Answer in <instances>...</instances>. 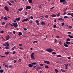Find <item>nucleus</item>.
<instances>
[{
  "label": "nucleus",
  "instance_id": "nucleus-1",
  "mask_svg": "<svg viewBox=\"0 0 73 73\" xmlns=\"http://www.w3.org/2000/svg\"><path fill=\"white\" fill-rule=\"evenodd\" d=\"M31 58H32L33 60H35V54L33 52L31 54Z\"/></svg>",
  "mask_w": 73,
  "mask_h": 73
},
{
  "label": "nucleus",
  "instance_id": "nucleus-2",
  "mask_svg": "<svg viewBox=\"0 0 73 73\" xmlns=\"http://www.w3.org/2000/svg\"><path fill=\"white\" fill-rule=\"evenodd\" d=\"M13 27H15V28H18V25H17V23H13Z\"/></svg>",
  "mask_w": 73,
  "mask_h": 73
},
{
  "label": "nucleus",
  "instance_id": "nucleus-3",
  "mask_svg": "<svg viewBox=\"0 0 73 73\" xmlns=\"http://www.w3.org/2000/svg\"><path fill=\"white\" fill-rule=\"evenodd\" d=\"M46 50L47 52H52L53 51V49L51 48H47L46 49Z\"/></svg>",
  "mask_w": 73,
  "mask_h": 73
},
{
  "label": "nucleus",
  "instance_id": "nucleus-4",
  "mask_svg": "<svg viewBox=\"0 0 73 73\" xmlns=\"http://www.w3.org/2000/svg\"><path fill=\"white\" fill-rule=\"evenodd\" d=\"M31 8V7L29 6H27L26 7V9L28 10V9H30Z\"/></svg>",
  "mask_w": 73,
  "mask_h": 73
},
{
  "label": "nucleus",
  "instance_id": "nucleus-5",
  "mask_svg": "<svg viewBox=\"0 0 73 73\" xmlns=\"http://www.w3.org/2000/svg\"><path fill=\"white\" fill-rule=\"evenodd\" d=\"M4 8L7 11H9V9H8V7L7 6H5L4 7Z\"/></svg>",
  "mask_w": 73,
  "mask_h": 73
},
{
  "label": "nucleus",
  "instance_id": "nucleus-6",
  "mask_svg": "<svg viewBox=\"0 0 73 73\" xmlns=\"http://www.w3.org/2000/svg\"><path fill=\"white\" fill-rule=\"evenodd\" d=\"M6 40H9V38H10V36H9V35H7L6 36Z\"/></svg>",
  "mask_w": 73,
  "mask_h": 73
},
{
  "label": "nucleus",
  "instance_id": "nucleus-7",
  "mask_svg": "<svg viewBox=\"0 0 73 73\" xmlns=\"http://www.w3.org/2000/svg\"><path fill=\"white\" fill-rule=\"evenodd\" d=\"M44 62V63H46V64H50V62H49V61H48L46 60Z\"/></svg>",
  "mask_w": 73,
  "mask_h": 73
},
{
  "label": "nucleus",
  "instance_id": "nucleus-8",
  "mask_svg": "<svg viewBox=\"0 0 73 73\" xmlns=\"http://www.w3.org/2000/svg\"><path fill=\"white\" fill-rule=\"evenodd\" d=\"M28 20V18H26V19H24L22 21V22H24V21H27Z\"/></svg>",
  "mask_w": 73,
  "mask_h": 73
},
{
  "label": "nucleus",
  "instance_id": "nucleus-9",
  "mask_svg": "<svg viewBox=\"0 0 73 73\" xmlns=\"http://www.w3.org/2000/svg\"><path fill=\"white\" fill-rule=\"evenodd\" d=\"M35 23H37V25H40V23H39V21L38 20H36L35 21Z\"/></svg>",
  "mask_w": 73,
  "mask_h": 73
},
{
  "label": "nucleus",
  "instance_id": "nucleus-10",
  "mask_svg": "<svg viewBox=\"0 0 73 73\" xmlns=\"http://www.w3.org/2000/svg\"><path fill=\"white\" fill-rule=\"evenodd\" d=\"M33 65L31 64H29V68H32Z\"/></svg>",
  "mask_w": 73,
  "mask_h": 73
},
{
  "label": "nucleus",
  "instance_id": "nucleus-11",
  "mask_svg": "<svg viewBox=\"0 0 73 73\" xmlns=\"http://www.w3.org/2000/svg\"><path fill=\"white\" fill-rule=\"evenodd\" d=\"M41 24L42 25H44L45 24V23L43 21H42L41 23Z\"/></svg>",
  "mask_w": 73,
  "mask_h": 73
},
{
  "label": "nucleus",
  "instance_id": "nucleus-12",
  "mask_svg": "<svg viewBox=\"0 0 73 73\" xmlns=\"http://www.w3.org/2000/svg\"><path fill=\"white\" fill-rule=\"evenodd\" d=\"M67 15H70L72 17H73V13H68Z\"/></svg>",
  "mask_w": 73,
  "mask_h": 73
},
{
  "label": "nucleus",
  "instance_id": "nucleus-13",
  "mask_svg": "<svg viewBox=\"0 0 73 73\" xmlns=\"http://www.w3.org/2000/svg\"><path fill=\"white\" fill-rule=\"evenodd\" d=\"M64 45L65 47H69V45L66 44L65 43H64Z\"/></svg>",
  "mask_w": 73,
  "mask_h": 73
},
{
  "label": "nucleus",
  "instance_id": "nucleus-14",
  "mask_svg": "<svg viewBox=\"0 0 73 73\" xmlns=\"http://www.w3.org/2000/svg\"><path fill=\"white\" fill-rule=\"evenodd\" d=\"M23 35V34L22 33L20 32H19V34H18V36H21V35Z\"/></svg>",
  "mask_w": 73,
  "mask_h": 73
},
{
  "label": "nucleus",
  "instance_id": "nucleus-15",
  "mask_svg": "<svg viewBox=\"0 0 73 73\" xmlns=\"http://www.w3.org/2000/svg\"><path fill=\"white\" fill-rule=\"evenodd\" d=\"M15 20H17V21H20V18L19 17L15 19Z\"/></svg>",
  "mask_w": 73,
  "mask_h": 73
},
{
  "label": "nucleus",
  "instance_id": "nucleus-16",
  "mask_svg": "<svg viewBox=\"0 0 73 73\" xmlns=\"http://www.w3.org/2000/svg\"><path fill=\"white\" fill-rule=\"evenodd\" d=\"M29 4H33L32 3V0H29Z\"/></svg>",
  "mask_w": 73,
  "mask_h": 73
},
{
  "label": "nucleus",
  "instance_id": "nucleus-17",
  "mask_svg": "<svg viewBox=\"0 0 73 73\" xmlns=\"http://www.w3.org/2000/svg\"><path fill=\"white\" fill-rule=\"evenodd\" d=\"M51 16H52V17H56V15L54 14H52L51 15Z\"/></svg>",
  "mask_w": 73,
  "mask_h": 73
},
{
  "label": "nucleus",
  "instance_id": "nucleus-18",
  "mask_svg": "<svg viewBox=\"0 0 73 73\" xmlns=\"http://www.w3.org/2000/svg\"><path fill=\"white\" fill-rule=\"evenodd\" d=\"M65 42L66 44H68V45L70 44V42H69L66 41Z\"/></svg>",
  "mask_w": 73,
  "mask_h": 73
},
{
  "label": "nucleus",
  "instance_id": "nucleus-19",
  "mask_svg": "<svg viewBox=\"0 0 73 73\" xmlns=\"http://www.w3.org/2000/svg\"><path fill=\"white\" fill-rule=\"evenodd\" d=\"M10 48V47L8 46H7L5 47V48L6 49H9Z\"/></svg>",
  "mask_w": 73,
  "mask_h": 73
},
{
  "label": "nucleus",
  "instance_id": "nucleus-20",
  "mask_svg": "<svg viewBox=\"0 0 73 73\" xmlns=\"http://www.w3.org/2000/svg\"><path fill=\"white\" fill-rule=\"evenodd\" d=\"M68 36L70 38H73V36H71V35H68Z\"/></svg>",
  "mask_w": 73,
  "mask_h": 73
},
{
  "label": "nucleus",
  "instance_id": "nucleus-21",
  "mask_svg": "<svg viewBox=\"0 0 73 73\" xmlns=\"http://www.w3.org/2000/svg\"><path fill=\"white\" fill-rule=\"evenodd\" d=\"M58 43L60 45H62V42L61 40H60V41H58Z\"/></svg>",
  "mask_w": 73,
  "mask_h": 73
},
{
  "label": "nucleus",
  "instance_id": "nucleus-22",
  "mask_svg": "<svg viewBox=\"0 0 73 73\" xmlns=\"http://www.w3.org/2000/svg\"><path fill=\"white\" fill-rule=\"evenodd\" d=\"M23 9V8H21L19 9H18V11H22V10Z\"/></svg>",
  "mask_w": 73,
  "mask_h": 73
},
{
  "label": "nucleus",
  "instance_id": "nucleus-23",
  "mask_svg": "<svg viewBox=\"0 0 73 73\" xmlns=\"http://www.w3.org/2000/svg\"><path fill=\"white\" fill-rule=\"evenodd\" d=\"M44 67L45 68H46V69H48V68H49V66L47 65L45 66Z\"/></svg>",
  "mask_w": 73,
  "mask_h": 73
},
{
  "label": "nucleus",
  "instance_id": "nucleus-24",
  "mask_svg": "<svg viewBox=\"0 0 73 73\" xmlns=\"http://www.w3.org/2000/svg\"><path fill=\"white\" fill-rule=\"evenodd\" d=\"M5 54L6 55L7 54H9V52H5Z\"/></svg>",
  "mask_w": 73,
  "mask_h": 73
},
{
  "label": "nucleus",
  "instance_id": "nucleus-25",
  "mask_svg": "<svg viewBox=\"0 0 73 73\" xmlns=\"http://www.w3.org/2000/svg\"><path fill=\"white\" fill-rule=\"evenodd\" d=\"M57 57H62V56L60 55H57Z\"/></svg>",
  "mask_w": 73,
  "mask_h": 73
},
{
  "label": "nucleus",
  "instance_id": "nucleus-26",
  "mask_svg": "<svg viewBox=\"0 0 73 73\" xmlns=\"http://www.w3.org/2000/svg\"><path fill=\"white\" fill-rule=\"evenodd\" d=\"M4 20H8V19L6 17H5L3 18Z\"/></svg>",
  "mask_w": 73,
  "mask_h": 73
},
{
  "label": "nucleus",
  "instance_id": "nucleus-27",
  "mask_svg": "<svg viewBox=\"0 0 73 73\" xmlns=\"http://www.w3.org/2000/svg\"><path fill=\"white\" fill-rule=\"evenodd\" d=\"M3 72H4V70H0V73H3Z\"/></svg>",
  "mask_w": 73,
  "mask_h": 73
},
{
  "label": "nucleus",
  "instance_id": "nucleus-28",
  "mask_svg": "<svg viewBox=\"0 0 73 73\" xmlns=\"http://www.w3.org/2000/svg\"><path fill=\"white\" fill-rule=\"evenodd\" d=\"M55 70L56 73H58V70H57L56 69H55Z\"/></svg>",
  "mask_w": 73,
  "mask_h": 73
},
{
  "label": "nucleus",
  "instance_id": "nucleus-29",
  "mask_svg": "<svg viewBox=\"0 0 73 73\" xmlns=\"http://www.w3.org/2000/svg\"><path fill=\"white\" fill-rule=\"evenodd\" d=\"M61 70L62 72H63V73H65V70H62V69H61Z\"/></svg>",
  "mask_w": 73,
  "mask_h": 73
},
{
  "label": "nucleus",
  "instance_id": "nucleus-30",
  "mask_svg": "<svg viewBox=\"0 0 73 73\" xmlns=\"http://www.w3.org/2000/svg\"><path fill=\"white\" fill-rule=\"evenodd\" d=\"M3 46H5L7 45V42H5L4 44H3Z\"/></svg>",
  "mask_w": 73,
  "mask_h": 73
},
{
  "label": "nucleus",
  "instance_id": "nucleus-31",
  "mask_svg": "<svg viewBox=\"0 0 73 73\" xmlns=\"http://www.w3.org/2000/svg\"><path fill=\"white\" fill-rule=\"evenodd\" d=\"M66 41H70V39L69 38H68L66 39Z\"/></svg>",
  "mask_w": 73,
  "mask_h": 73
},
{
  "label": "nucleus",
  "instance_id": "nucleus-32",
  "mask_svg": "<svg viewBox=\"0 0 73 73\" xmlns=\"http://www.w3.org/2000/svg\"><path fill=\"white\" fill-rule=\"evenodd\" d=\"M65 0H60V2H64V1H65Z\"/></svg>",
  "mask_w": 73,
  "mask_h": 73
},
{
  "label": "nucleus",
  "instance_id": "nucleus-33",
  "mask_svg": "<svg viewBox=\"0 0 73 73\" xmlns=\"http://www.w3.org/2000/svg\"><path fill=\"white\" fill-rule=\"evenodd\" d=\"M6 45H7V46H9V45L8 44V42H6Z\"/></svg>",
  "mask_w": 73,
  "mask_h": 73
},
{
  "label": "nucleus",
  "instance_id": "nucleus-34",
  "mask_svg": "<svg viewBox=\"0 0 73 73\" xmlns=\"http://www.w3.org/2000/svg\"><path fill=\"white\" fill-rule=\"evenodd\" d=\"M33 64V65H36V62H33V63L32 64Z\"/></svg>",
  "mask_w": 73,
  "mask_h": 73
},
{
  "label": "nucleus",
  "instance_id": "nucleus-35",
  "mask_svg": "<svg viewBox=\"0 0 73 73\" xmlns=\"http://www.w3.org/2000/svg\"><path fill=\"white\" fill-rule=\"evenodd\" d=\"M63 2V4H66L67 3L66 1H64Z\"/></svg>",
  "mask_w": 73,
  "mask_h": 73
},
{
  "label": "nucleus",
  "instance_id": "nucleus-36",
  "mask_svg": "<svg viewBox=\"0 0 73 73\" xmlns=\"http://www.w3.org/2000/svg\"><path fill=\"white\" fill-rule=\"evenodd\" d=\"M73 28V27H72V26H70L68 27V28L69 29H71V28Z\"/></svg>",
  "mask_w": 73,
  "mask_h": 73
},
{
  "label": "nucleus",
  "instance_id": "nucleus-37",
  "mask_svg": "<svg viewBox=\"0 0 73 73\" xmlns=\"http://www.w3.org/2000/svg\"><path fill=\"white\" fill-rule=\"evenodd\" d=\"M35 42H36V43H37L38 42H37V41H34L33 42V43L34 44H35Z\"/></svg>",
  "mask_w": 73,
  "mask_h": 73
},
{
  "label": "nucleus",
  "instance_id": "nucleus-38",
  "mask_svg": "<svg viewBox=\"0 0 73 73\" xmlns=\"http://www.w3.org/2000/svg\"><path fill=\"white\" fill-rule=\"evenodd\" d=\"M9 25H11V27H13V25H12L9 23Z\"/></svg>",
  "mask_w": 73,
  "mask_h": 73
},
{
  "label": "nucleus",
  "instance_id": "nucleus-39",
  "mask_svg": "<svg viewBox=\"0 0 73 73\" xmlns=\"http://www.w3.org/2000/svg\"><path fill=\"white\" fill-rule=\"evenodd\" d=\"M56 25H53V27L54 28H56Z\"/></svg>",
  "mask_w": 73,
  "mask_h": 73
},
{
  "label": "nucleus",
  "instance_id": "nucleus-40",
  "mask_svg": "<svg viewBox=\"0 0 73 73\" xmlns=\"http://www.w3.org/2000/svg\"><path fill=\"white\" fill-rule=\"evenodd\" d=\"M15 48H16V46H14V47L12 48V50H14V49H15Z\"/></svg>",
  "mask_w": 73,
  "mask_h": 73
},
{
  "label": "nucleus",
  "instance_id": "nucleus-41",
  "mask_svg": "<svg viewBox=\"0 0 73 73\" xmlns=\"http://www.w3.org/2000/svg\"><path fill=\"white\" fill-rule=\"evenodd\" d=\"M38 7H39V8H41V6L40 5H38Z\"/></svg>",
  "mask_w": 73,
  "mask_h": 73
},
{
  "label": "nucleus",
  "instance_id": "nucleus-42",
  "mask_svg": "<svg viewBox=\"0 0 73 73\" xmlns=\"http://www.w3.org/2000/svg\"><path fill=\"white\" fill-rule=\"evenodd\" d=\"M64 25H65V23H64L63 22L62 23V25H61V26H63Z\"/></svg>",
  "mask_w": 73,
  "mask_h": 73
},
{
  "label": "nucleus",
  "instance_id": "nucleus-43",
  "mask_svg": "<svg viewBox=\"0 0 73 73\" xmlns=\"http://www.w3.org/2000/svg\"><path fill=\"white\" fill-rule=\"evenodd\" d=\"M68 18V17L66 16H65L64 17V19H66V18Z\"/></svg>",
  "mask_w": 73,
  "mask_h": 73
},
{
  "label": "nucleus",
  "instance_id": "nucleus-44",
  "mask_svg": "<svg viewBox=\"0 0 73 73\" xmlns=\"http://www.w3.org/2000/svg\"><path fill=\"white\" fill-rule=\"evenodd\" d=\"M30 19H33V17L31 16L30 17Z\"/></svg>",
  "mask_w": 73,
  "mask_h": 73
},
{
  "label": "nucleus",
  "instance_id": "nucleus-45",
  "mask_svg": "<svg viewBox=\"0 0 73 73\" xmlns=\"http://www.w3.org/2000/svg\"><path fill=\"white\" fill-rule=\"evenodd\" d=\"M19 45L20 46H23V45L21 44H19Z\"/></svg>",
  "mask_w": 73,
  "mask_h": 73
},
{
  "label": "nucleus",
  "instance_id": "nucleus-46",
  "mask_svg": "<svg viewBox=\"0 0 73 73\" xmlns=\"http://www.w3.org/2000/svg\"><path fill=\"white\" fill-rule=\"evenodd\" d=\"M52 54H56V52H52Z\"/></svg>",
  "mask_w": 73,
  "mask_h": 73
},
{
  "label": "nucleus",
  "instance_id": "nucleus-47",
  "mask_svg": "<svg viewBox=\"0 0 73 73\" xmlns=\"http://www.w3.org/2000/svg\"><path fill=\"white\" fill-rule=\"evenodd\" d=\"M45 18H46V19L48 18V16L47 15H46L45 16Z\"/></svg>",
  "mask_w": 73,
  "mask_h": 73
},
{
  "label": "nucleus",
  "instance_id": "nucleus-48",
  "mask_svg": "<svg viewBox=\"0 0 73 73\" xmlns=\"http://www.w3.org/2000/svg\"><path fill=\"white\" fill-rule=\"evenodd\" d=\"M67 10V8H66L65 9H64L63 10L64 12H65V11H66Z\"/></svg>",
  "mask_w": 73,
  "mask_h": 73
},
{
  "label": "nucleus",
  "instance_id": "nucleus-49",
  "mask_svg": "<svg viewBox=\"0 0 73 73\" xmlns=\"http://www.w3.org/2000/svg\"><path fill=\"white\" fill-rule=\"evenodd\" d=\"M1 33H4V31H1Z\"/></svg>",
  "mask_w": 73,
  "mask_h": 73
},
{
  "label": "nucleus",
  "instance_id": "nucleus-50",
  "mask_svg": "<svg viewBox=\"0 0 73 73\" xmlns=\"http://www.w3.org/2000/svg\"><path fill=\"white\" fill-rule=\"evenodd\" d=\"M62 19V18H60L59 19H58V20H61Z\"/></svg>",
  "mask_w": 73,
  "mask_h": 73
},
{
  "label": "nucleus",
  "instance_id": "nucleus-51",
  "mask_svg": "<svg viewBox=\"0 0 73 73\" xmlns=\"http://www.w3.org/2000/svg\"><path fill=\"white\" fill-rule=\"evenodd\" d=\"M13 34H16V32L14 31H13Z\"/></svg>",
  "mask_w": 73,
  "mask_h": 73
},
{
  "label": "nucleus",
  "instance_id": "nucleus-52",
  "mask_svg": "<svg viewBox=\"0 0 73 73\" xmlns=\"http://www.w3.org/2000/svg\"><path fill=\"white\" fill-rule=\"evenodd\" d=\"M57 17H59V16H60V13H58L57 14Z\"/></svg>",
  "mask_w": 73,
  "mask_h": 73
},
{
  "label": "nucleus",
  "instance_id": "nucleus-53",
  "mask_svg": "<svg viewBox=\"0 0 73 73\" xmlns=\"http://www.w3.org/2000/svg\"><path fill=\"white\" fill-rule=\"evenodd\" d=\"M13 52L14 54H16V52H15V51H13Z\"/></svg>",
  "mask_w": 73,
  "mask_h": 73
},
{
  "label": "nucleus",
  "instance_id": "nucleus-54",
  "mask_svg": "<svg viewBox=\"0 0 73 73\" xmlns=\"http://www.w3.org/2000/svg\"><path fill=\"white\" fill-rule=\"evenodd\" d=\"M12 33L11 32V33H9V35L10 36H11V35H12Z\"/></svg>",
  "mask_w": 73,
  "mask_h": 73
},
{
  "label": "nucleus",
  "instance_id": "nucleus-55",
  "mask_svg": "<svg viewBox=\"0 0 73 73\" xmlns=\"http://www.w3.org/2000/svg\"><path fill=\"white\" fill-rule=\"evenodd\" d=\"M18 62H21V59H19V61H18Z\"/></svg>",
  "mask_w": 73,
  "mask_h": 73
},
{
  "label": "nucleus",
  "instance_id": "nucleus-56",
  "mask_svg": "<svg viewBox=\"0 0 73 73\" xmlns=\"http://www.w3.org/2000/svg\"><path fill=\"white\" fill-rule=\"evenodd\" d=\"M17 62V60H15L14 61V63H16Z\"/></svg>",
  "mask_w": 73,
  "mask_h": 73
},
{
  "label": "nucleus",
  "instance_id": "nucleus-57",
  "mask_svg": "<svg viewBox=\"0 0 73 73\" xmlns=\"http://www.w3.org/2000/svg\"><path fill=\"white\" fill-rule=\"evenodd\" d=\"M56 37L57 38H60V36H56Z\"/></svg>",
  "mask_w": 73,
  "mask_h": 73
},
{
  "label": "nucleus",
  "instance_id": "nucleus-58",
  "mask_svg": "<svg viewBox=\"0 0 73 73\" xmlns=\"http://www.w3.org/2000/svg\"><path fill=\"white\" fill-rule=\"evenodd\" d=\"M19 49H20L23 50V48H22V47H20L19 48Z\"/></svg>",
  "mask_w": 73,
  "mask_h": 73
},
{
  "label": "nucleus",
  "instance_id": "nucleus-59",
  "mask_svg": "<svg viewBox=\"0 0 73 73\" xmlns=\"http://www.w3.org/2000/svg\"><path fill=\"white\" fill-rule=\"evenodd\" d=\"M4 24H5V22H3L2 23V25H4Z\"/></svg>",
  "mask_w": 73,
  "mask_h": 73
},
{
  "label": "nucleus",
  "instance_id": "nucleus-60",
  "mask_svg": "<svg viewBox=\"0 0 73 73\" xmlns=\"http://www.w3.org/2000/svg\"><path fill=\"white\" fill-rule=\"evenodd\" d=\"M40 66H43V64H40Z\"/></svg>",
  "mask_w": 73,
  "mask_h": 73
},
{
  "label": "nucleus",
  "instance_id": "nucleus-61",
  "mask_svg": "<svg viewBox=\"0 0 73 73\" xmlns=\"http://www.w3.org/2000/svg\"><path fill=\"white\" fill-rule=\"evenodd\" d=\"M25 15H28V13L27 12H26L25 13Z\"/></svg>",
  "mask_w": 73,
  "mask_h": 73
},
{
  "label": "nucleus",
  "instance_id": "nucleus-62",
  "mask_svg": "<svg viewBox=\"0 0 73 73\" xmlns=\"http://www.w3.org/2000/svg\"><path fill=\"white\" fill-rule=\"evenodd\" d=\"M24 29L25 31H27V28H24Z\"/></svg>",
  "mask_w": 73,
  "mask_h": 73
},
{
  "label": "nucleus",
  "instance_id": "nucleus-63",
  "mask_svg": "<svg viewBox=\"0 0 73 73\" xmlns=\"http://www.w3.org/2000/svg\"><path fill=\"white\" fill-rule=\"evenodd\" d=\"M68 58V60H70V58H71V57H68L67 58Z\"/></svg>",
  "mask_w": 73,
  "mask_h": 73
},
{
  "label": "nucleus",
  "instance_id": "nucleus-64",
  "mask_svg": "<svg viewBox=\"0 0 73 73\" xmlns=\"http://www.w3.org/2000/svg\"><path fill=\"white\" fill-rule=\"evenodd\" d=\"M9 5H10L11 6V5H12V4L11 3H9Z\"/></svg>",
  "mask_w": 73,
  "mask_h": 73
}]
</instances>
